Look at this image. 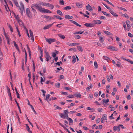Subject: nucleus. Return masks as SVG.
I'll return each instance as SVG.
<instances>
[{
  "label": "nucleus",
  "mask_w": 133,
  "mask_h": 133,
  "mask_svg": "<svg viewBox=\"0 0 133 133\" xmlns=\"http://www.w3.org/2000/svg\"><path fill=\"white\" fill-rule=\"evenodd\" d=\"M60 84L59 83H55V86L57 88H59L60 87Z\"/></svg>",
  "instance_id": "obj_32"
},
{
  "label": "nucleus",
  "mask_w": 133,
  "mask_h": 133,
  "mask_svg": "<svg viewBox=\"0 0 133 133\" xmlns=\"http://www.w3.org/2000/svg\"><path fill=\"white\" fill-rule=\"evenodd\" d=\"M47 4H48L47 3L43 2H42L41 3H40L39 4H40V5H41L43 6H47Z\"/></svg>",
  "instance_id": "obj_25"
},
{
  "label": "nucleus",
  "mask_w": 133,
  "mask_h": 133,
  "mask_svg": "<svg viewBox=\"0 0 133 133\" xmlns=\"http://www.w3.org/2000/svg\"><path fill=\"white\" fill-rule=\"evenodd\" d=\"M99 41L102 43H103V42L104 40L103 38L101 36H99Z\"/></svg>",
  "instance_id": "obj_24"
},
{
  "label": "nucleus",
  "mask_w": 133,
  "mask_h": 133,
  "mask_svg": "<svg viewBox=\"0 0 133 133\" xmlns=\"http://www.w3.org/2000/svg\"><path fill=\"white\" fill-rule=\"evenodd\" d=\"M73 17L72 16H70L69 15H65V18L66 19H72Z\"/></svg>",
  "instance_id": "obj_18"
},
{
  "label": "nucleus",
  "mask_w": 133,
  "mask_h": 133,
  "mask_svg": "<svg viewBox=\"0 0 133 133\" xmlns=\"http://www.w3.org/2000/svg\"><path fill=\"white\" fill-rule=\"evenodd\" d=\"M109 101V100L108 99H107L106 100H105V104H104V106H106L107 105H106V104Z\"/></svg>",
  "instance_id": "obj_63"
},
{
  "label": "nucleus",
  "mask_w": 133,
  "mask_h": 133,
  "mask_svg": "<svg viewBox=\"0 0 133 133\" xmlns=\"http://www.w3.org/2000/svg\"><path fill=\"white\" fill-rule=\"evenodd\" d=\"M13 43L14 44V46L16 48L18 47L17 45L16 44V42L15 41H13Z\"/></svg>",
  "instance_id": "obj_57"
},
{
  "label": "nucleus",
  "mask_w": 133,
  "mask_h": 133,
  "mask_svg": "<svg viewBox=\"0 0 133 133\" xmlns=\"http://www.w3.org/2000/svg\"><path fill=\"white\" fill-rule=\"evenodd\" d=\"M102 108H99L98 109V112H102Z\"/></svg>",
  "instance_id": "obj_64"
},
{
  "label": "nucleus",
  "mask_w": 133,
  "mask_h": 133,
  "mask_svg": "<svg viewBox=\"0 0 133 133\" xmlns=\"http://www.w3.org/2000/svg\"><path fill=\"white\" fill-rule=\"evenodd\" d=\"M103 59L106 60H110L109 58L107 56H104L103 57Z\"/></svg>",
  "instance_id": "obj_29"
},
{
  "label": "nucleus",
  "mask_w": 133,
  "mask_h": 133,
  "mask_svg": "<svg viewBox=\"0 0 133 133\" xmlns=\"http://www.w3.org/2000/svg\"><path fill=\"white\" fill-rule=\"evenodd\" d=\"M78 50L80 51H82L83 50L82 47L80 46H77Z\"/></svg>",
  "instance_id": "obj_23"
},
{
  "label": "nucleus",
  "mask_w": 133,
  "mask_h": 133,
  "mask_svg": "<svg viewBox=\"0 0 133 133\" xmlns=\"http://www.w3.org/2000/svg\"><path fill=\"white\" fill-rule=\"evenodd\" d=\"M104 32L106 35H112V34L110 32H109L108 31H104Z\"/></svg>",
  "instance_id": "obj_22"
},
{
  "label": "nucleus",
  "mask_w": 133,
  "mask_h": 133,
  "mask_svg": "<svg viewBox=\"0 0 133 133\" xmlns=\"http://www.w3.org/2000/svg\"><path fill=\"white\" fill-rule=\"evenodd\" d=\"M46 41L49 44H50L52 42L56 41V40L54 38L46 39Z\"/></svg>",
  "instance_id": "obj_4"
},
{
  "label": "nucleus",
  "mask_w": 133,
  "mask_h": 133,
  "mask_svg": "<svg viewBox=\"0 0 133 133\" xmlns=\"http://www.w3.org/2000/svg\"><path fill=\"white\" fill-rule=\"evenodd\" d=\"M26 118H27V120L28 121V122H29V124L31 125L32 127H33V125L31 123V122L29 121V119H28V117H27V116H26Z\"/></svg>",
  "instance_id": "obj_51"
},
{
  "label": "nucleus",
  "mask_w": 133,
  "mask_h": 133,
  "mask_svg": "<svg viewBox=\"0 0 133 133\" xmlns=\"http://www.w3.org/2000/svg\"><path fill=\"white\" fill-rule=\"evenodd\" d=\"M54 23H53L48 25L45 26L43 28V29L44 30L47 29L51 27L53 25V24Z\"/></svg>",
  "instance_id": "obj_12"
},
{
  "label": "nucleus",
  "mask_w": 133,
  "mask_h": 133,
  "mask_svg": "<svg viewBox=\"0 0 133 133\" xmlns=\"http://www.w3.org/2000/svg\"><path fill=\"white\" fill-rule=\"evenodd\" d=\"M45 80V79L44 78V80L43 79V78H42V77H41V83L43 84V83H42V82H43Z\"/></svg>",
  "instance_id": "obj_58"
},
{
  "label": "nucleus",
  "mask_w": 133,
  "mask_h": 133,
  "mask_svg": "<svg viewBox=\"0 0 133 133\" xmlns=\"http://www.w3.org/2000/svg\"><path fill=\"white\" fill-rule=\"evenodd\" d=\"M80 43H70L69 44H67L70 46H75V45H79L80 44Z\"/></svg>",
  "instance_id": "obj_16"
},
{
  "label": "nucleus",
  "mask_w": 133,
  "mask_h": 133,
  "mask_svg": "<svg viewBox=\"0 0 133 133\" xmlns=\"http://www.w3.org/2000/svg\"><path fill=\"white\" fill-rule=\"evenodd\" d=\"M14 17H15V18L16 19V20L17 21L18 20H19L20 19L19 16L18 15H15Z\"/></svg>",
  "instance_id": "obj_39"
},
{
  "label": "nucleus",
  "mask_w": 133,
  "mask_h": 133,
  "mask_svg": "<svg viewBox=\"0 0 133 133\" xmlns=\"http://www.w3.org/2000/svg\"><path fill=\"white\" fill-rule=\"evenodd\" d=\"M20 4L21 5V7L20 8H24V5L22 2H20Z\"/></svg>",
  "instance_id": "obj_49"
},
{
  "label": "nucleus",
  "mask_w": 133,
  "mask_h": 133,
  "mask_svg": "<svg viewBox=\"0 0 133 133\" xmlns=\"http://www.w3.org/2000/svg\"><path fill=\"white\" fill-rule=\"evenodd\" d=\"M94 65L96 68H97L98 67V65L97 62H94Z\"/></svg>",
  "instance_id": "obj_46"
},
{
  "label": "nucleus",
  "mask_w": 133,
  "mask_h": 133,
  "mask_svg": "<svg viewBox=\"0 0 133 133\" xmlns=\"http://www.w3.org/2000/svg\"><path fill=\"white\" fill-rule=\"evenodd\" d=\"M65 114H63V113H60L59 114V115L60 117L62 118H65V116H64Z\"/></svg>",
  "instance_id": "obj_28"
},
{
  "label": "nucleus",
  "mask_w": 133,
  "mask_h": 133,
  "mask_svg": "<svg viewBox=\"0 0 133 133\" xmlns=\"http://www.w3.org/2000/svg\"><path fill=\"white\" fill-rule=\"evenodd\" d=\"M128 35L129 37H133V35L130 33H128Z\"/></svg>",
  "instance_id": "obj_62"
},
{
  "label": "nucleus",
  "mask_w": 133,
  "mask_h": 133,
  "mask_svg": "<svg viewBox=\"0 0 133 133\" xmlns=\"http://www.w3.org/2000/svg\"><path fill=\"white\" fill-rule=\"evenodd\" d=\"M58 35L60 38L64 39L65 38V37L64 36L61 34H59Z\"/></svg>",
  "instance_id": "obj_33"
},
{
  "label": "nucleus",
  "mask_w": 133,
  "mask_h": 133,
  "mask_svg": "<svg viewBox=\"0 0 133 133\" xmlns=\"http://www.w3.org/2000/svg\"><path fill=\"white\" fill-rule=\"evenodd\" d=\"M26 14L27 16L29 18L32 17V15L31 14V12L30 9L27 8L26 9Z\"/></svg>",
  "instance_id": "obj_5"
},
{
  "label": "nucleus",
  "mask_w": 133,
  "mask_h": 133,
  "mask_svg": "<svg viewBox=\"0 0 133 133\" xmlns=\"http://www.w3.org/2000/svg\"><path fill=\"white\" fill-rule=\"evenodd\" d=\"M59 124L61 126H62V127H63L64 129L65 130L66 128V127H65L63 125H62V124L61 123H59Z\"/></svg>",
  "instance_id": "obj_60"
},
{
  "label": "nucleus",
  "mask_w": 133,
  "mask_h": 133,
  "mask_svg": "<svg viewBox=\"0 0 133 133\" xmlns=\"http://www.w3.org/2000/svg\"><path fill=\"white\" fill-rule=\"evenodd\" d=\"M67 119L69 121V125H71V123L73 122V120L70 118H67Z\"/></svg>",
  "instance_id": "obj_19"
},
{
  "label": "nucleus",
  "mask_w": 133,
  "mask_h": 133,
  "mask_svg": "<svg viewBox=\"0 0 133 133\" xmlns=\"http://www.w3.org/2000/svg\"><path fill=\"white\" fill-rule=\"evenodd\" d=\"M104 1H105L106 2H107V3H108V4L112 5H113L111 3H110V2H109V1H108V0H103Z\"/></svg>",
  "instance_id": "obj_50"
},
{
  "label": "nucleus",
  "mask_w": 133,
  "mask_h": 133,
  "mask_svg": "<svg viewBox=\"0 0 133 133\" xmlns=\"http://www.w3.org/2000/svg\"><path fill=\"white\" fill-rule=\"evenodd\" d=\"M27 49L28 50V52H29V56H31V54H30L31 51H30V50L28 45H27Z\"/></svg>",
  "instance_id": "obj_43"
},
{
  "label": "nucleus",
  "mask_w": 133,
  "mask_h": 133,
  "mask_svg": "<svg viewBox=\"0 0 133 133\" xmlns=\"http://www.w3.org/2000/svg\"><path fill=\"white\" fill-rule=\"evenodd\" d=\"M71 7L69 6H67L66 7H65L64 8V10H70L71 9Z\"/></svg>",
  "instance_id": "obj_37"
},
{
  "label": "nucleus",
  "mask_w": 133,
  "mask_h": 133,
  "mask_svg": "<svg viewBox=\"0 0 133 133\" xmlns=\"http://www.w3.org/2000/svg\"><path fill=\"white\" fill-rule=\"evenodd\" d=\"M57 14L61 16L63 15V13L60 10H58L57 11Z\"/></svg>",
  "instance_id": "obj_31"
},
{
  "label": "nucleus",
  "mask_w": 133,
  "mask_h": 133,
  "mask_svg": "<svg viewBox=\"0 0 133 133\" xmlns=\"http://www.w3.org/2000/svg\"><path fill=\"white\" fill-rule=\"evenodd\" d=\"M84 25L87 27H92L94 26L93 24L91 23H86L84 24Z\"/></svg>",
  "instance_id": "obj_15"
},
{
  "label": "nucleus",
  "mask_w": 133,
  "mask_h": 133,
  "mask_svg": "<svg viewBox=\"0 0 133 133\" xmlns=\"http://www.w3.org/2000/svg\"><path fill=\"white\" fill-rule=\"evenodd\" d=\"M25 125L26 127V129L28 131L30 130V128L28 126V124H26Z\"/></svg>",
  "instance_id": "obj_45"
},
{
  "label": "nucleus",
  "mask_w": 133,
  "mask_h": 133,
  "mask_svg": "<svg viewBox=\"0 0 133 133\" xmlns=\"http://www.w3.org/2000/svg\"><path fill=\"white\" fill-rule=\"evenodd\" d=\"M126 23L127 25L128 28L127 30L129 31V29L130 27V22L128 20L126 21Z\"/></svg>",
  "instance_id": "obj_10"
},
{
  "label": "nucleus",
  "mask_w": 133,
  "mask_h": 133,
  "mask_svg": "<svg viewBox=\"0 0 133 133\" xmlns=\"http://www.w3.org/2000/svg\"><path fill=\"white\" fill-rule=\"evenodd\" d=\"M41 91L43 93V96L44 97L45 96V94L46 93V91L44 90H41Z\"/></svg>",
  "instance_id": "obj_54"
},
{
  "label": "nucleus",
  "mask_w": 133,
  "mask_h": 133,
  "mask_svg": "<svg viewBox=\"0 0 133 133\" xmlns=\"http://www.w3.org/2000/svg\"><path fill=\"white\" fill-rule=\"evenodd\" d=\"M76 4L77 7L79 8H81L83 7L82 4H81L80 3H76Z\"/></svg>",
  "instance_id": "obj_14"
},
{
  "label": "nucleus",
  "mask_w": 133,
  "mask_h": 133,
  "mask_svg": "<svg viewBox=\"0 0 133 133\" xmlns=\"http://www.w3.org/2000/svg\"><path fill=\"white\" fill-rule=\"evenodd\" d=\"M102 12L103 14L104 15L106 16L107 17L110 16V14H107L106 12L102 11Z\"/></svg>",
  "instance_id": "obj_27"
},
{
  "label": "nucleus",
  "mask_w": 133,
  "mask_h": 133,
  "mask_svg": "<svg viewBox=\"0 0 133 133\" xmlns=\"http://www.w3.org/2000/svg\"><path fill=\"white\" fill-rule=\"evenodd\" d=\"M123 15V16H124V17H125L126 18H129V16L127 14H125Z\"/></svg>",
  "instance_id": "obj_56"
},
{
  "label": "nucleus",
  "mask_w": 133,
  "mask_h": 133,
  "mask_svg": "<svg viewBox=\"0 0 133 133\" xmlns=\"http://www.w3.org/2000/svg\"><path fill=\"white\" fill-rule=\"evenodd\" d=\"M57 99L56 97H51L49 99V101H50L51 100H55Z\"/></svg>",
  "instance_id": "obj_53"
},
{
  "label": "nucleus",
  "mask_w": 133,
  "mask_h": 133,
  "mask_svg": "<svg viewBox=\"0 0 133 133\" xmlns=\"http://www.w3.org/2000/svg\"><path fill=\"white\" fill-rule=\"evenodd\" d=\"M109 12L112 15L114 16L115 17H118V15L116 13L114 12L111 9H110V10Z\"/></svg>",
  "instance_id": "obj_13"
},
{
  "label": "nucleus",
  "mask_w": 133,
  "mask_h": 133,
  "mask_svg": "<svg viewBox=\"0 0 133 133\" xmlns=\"http://www.w3.org/2000/svg\"><path fill=\"white\" fill-rule=\"evenodd\" d=\"M9 27L10 28V30L11 31V32H13V28L11 26L10 24H9L8 25Z\"/></svg>",
  "instance_id": "obj_42"
},
{
  "label": "nucleus",
  "mask_w": 133,
  "mask_h": 133,
  "mask_svg": "<svg viewBox=\"0 0 133 133\" xmlns=\"http://www.w3.org/2000/svg\"><path fill=\"white\" fill-rule=\"evenodd\" d=\"M93 22L95 24H101L102 23V21L100 20H95L93 21Z\"/></svg>",
  "instance_id": "obj_11"
},
{
  "label": "nucleus",
  "mask_w": 133,
  "mask_h": 133,
  "mask_svg": "<svg viewBox=\"0 0 133 133\" xmlns=\"http://www.w3.org/2000/svg\"><path fill=\"white\" fill-rule=\"evenodd\" d=\"M99 19H106V17L104 16H101L100 17Z\"/></svg>",
  "instance_id": "obj_61"
},
{
  "label": "nucleus",
  "mask_w": 133,
  "mask_h": 133,
  "mask_svg": "<svg viewBox=\"0 0 133 133\" xmlns=\"http://www.w3.org/2000/svg\"><path fill=\"white\" fill-rule=\"evenodd\" d=\"M67 97L69 98H71L74 97V96L72 95H69L67 96Z\"/></svg>",
  "instance_id": "obj_52"
},
{
  "label": "nucleus",
  "mask_w": 133,
  "mask_h": 133,
  "mask_svg": "<svg viewBox=\"0 0 133 133\" xmlns=\"http://www.w3.org/2000/svg\"><path fill=\"white\" fill-rule=\"evenodd\" d=\"M74 37L77 39H78L81 38V37L78 35H75L74 36Z\"/></svg>",
  "instance_id": "obj_41"
},
{
  "label": "nucleus",
  "mask_w": 133,
  "mask_h": 133,
  "mask_svg": "<svg viewBox=\"0 0 133 133\" xmlns=\"http://www.w3.org/2000/svg\"><path fill=\"white\" fill-rule=\"evenodd\" d=\"M86 9L90 11H92L93 9L90 5L88 4V5L86 6Z\"/></svg>",
  "instance_id": "obj_8"
},
{
  "label": "nucleus",
  "mask_w": 133,
  "mask_h": 133,
  "mask_svg": "<svg viewBox=\"0 0 133 133\" xmlns=\"http://www.w3.org/2000/svg\"><path fill=\"white\" fill-rule=\"evenodd\" d=\"M17 21L18 23L21 22V23H19V24L22 25L23 26H24V23L22 22V21L21 20H20V19L17 20Z\"/></svg>",
  "instance_id": "obj_34"
},
{
  "label": "nucleus",
  "mask_w": 133,
  "mask_h": 133,
  "mask_svg": "<svg viewBox=\"0 0 133 133\" xmlns=\"http://www.w3.org/2000/svg\"><path fill=\"white\" fill-rule=\"evenodd\" d=\"M16 95L17 96V97L18 98H20V96L19 95V94L18 93L17 91V90H16Z\"/></svg>",
  "instance_id": "obj_55"
},
{
  "label": "nucleus",
  "mask_w": 133,
  "mask_h": 133,
  "mask_svg": "<svg viewBox=\"0 0 133 133\" xmlns=\"http://www.w3.org/2000/svg\"><path fill=\"white\" fill-rule=\"evenodd\" d=\"M72 62L73 63H74L76 61V59L75 57L74 56H73L72 57Z\"/></svg>",
  "instance_id": "obj_30"
},
{
  "label": "nucleus",
  "mask_w": 133,
  "mask_h": 133,
  "mask_svg": "<svg viewBox=\"0 0 133 133\" xmlns=\"http://www.w3.org/2000/svg\"><path fill=\"white\" fill-rule=\"evenodd\" d=\"M20 12L22 15H23V11H24V8H19Z\"/></svg>",
  "instance_id": "obj_26"
},
{
  "label": "nucleus",
  "mask_w": 133,
  "mask_h": 133,
  "mask_svg": "<svg viewBox=\"0 0 133 133\" xmlns=\"http://www.w3.org/2000/svg\"><path fill=\"white\" fill-rule=\"evenodd\" d=\"M29 33L31 37L34 36L33 32L31 30H29Z\"/></svg>",
  "instance_id": "obj_44"
},
{
  "label": "nucleus",
  "mask_w": 133,
  "mask_h": 133,
  "mask_svg": "<svg viewBox=\"0 0 133 133\" xmlns=\"http://www.w3.org/2000/svg\"><path fill=\"white\" fill-rule=\"evenodd\" d=\"M74 96L76 97L81 98V95L80 94H74Z\"/></svg>",
  "instance_id": "obj_35"
},
{
  "label": "nucleus",
  "mask_w": 133,
  "mask_h": 133,
  "mask_svg": "<svg viewBox=\"0 0 133 133\" xmlns=\"http://www.w3.org/2000/svg\"><path fill=\"white\" fill-rule=\"evenodd\" d=\"M8 95L9 96L10 98L11 99V101L12 99V97L11 96L10 91L8 92Z\"/></svg>",
  "instance_id": "obj_40"
},
{
  "label": "nucleus",
  "mask_w": 133,
  "mask_h": 133,
  "mask_svg": "<svg viewBox=\"0 0 133 133\" xmlns=\"http://www.w3.org/2000/svg\"><path fill=\"white\" fill-rule=\"evenodd\" d=\"M69 21L71 22L72 23H73L74 24H75V25H76L77 26H78L79 27H81V25H79V24H78V23H77V22H76L71 20H70Z\"/></svg>",
  "instance_id": "obj_9"
},
{
  "label": "nucleus",
  "mask_w": 133,
  "mask_h": 133,
  "mask_svg": "<svg viewBox=\"0 0 133 133\" xmlns=\"http://www.w3.org/2000/svg\"><path fill=\"white\" fill-rule=\"evenodd\" d=\"M40 12L42 13H51V11H50L47 9H45L44 8H42L41 6Z\"/></svg>",
  "instance_id": "obj_2"
},
{
  "label": "nucleus",
  "mask_w": 133,
  "mask_h": 133,
  "mask_svg": "<svg viewBox=\"0 0 133 133\" xmlns=\"http://www.w3.org/2000/svg\"><path fill=\"white\" fill-rule=\"evenodd\" d=\"M107 48L111 51H116L118 50L117 48H116L115 47L112 46H109L107 47Z\"/></svg>",
  "instance_id": "obj_3"
},
{
  "label": "nucleus",
  "mask_w": 133,
  "mask_h": 133,
  "mask_svg": "<svg viewBox=\"0 0 133 133\" xmlns=\"http://www.w3.org/2000/svg\"><path fill=\"white\" fill-rule=\"evenodd\" d=\"M102 4H103L105 6V7L108 9L110 10V8L107 5H106L105 4L103 3H102Z\"/></svg>",
  "instance_id": "obj_47"
},
{
  "label": "nucleus",
  "mask_w": 133,
  "mask_h": 133,
  "mask_svg": "<svg viewBox=\"0 0 133 133\" xmlns=\"http://www.w3.org/2000/svg\"><path fill=\"white\" fill-rule=\"evenodd\" d=\"M44 53L45 54V57L46 59V61H49V59H50L51 58V57L50 58V56L48 52L46 51H44Z\"/></svg>",
  "instance_id": "obj_6"
},
{
  "label": "nucleus",
  "mask_w": 133,
  "mask_h": 133,
  "mask_svg": "<svg viewBox=\"0 0 133 133\" xmlns=\"http://www.w3.org/2000/svg\"><path fill=\"white\" fill-rule=\"evenodd\" d=\"M54 16L57 18L58 19L60 20H62L63 19V18L61 17L60 16L58 15H54Z\"/></svg>",
  "instance_id": "obj_36"
},
{
  "label": "nucleus",
  "mask_w": 133,
  "mask_h": 133,
  "mask_svg": "<svg viewBox=\"0 0 133 133\" xmlns=\"http://www.w3.org/2000/svg\"><path fill=\"white\" fill-rule=\"evenodd\" d=\"M123 24L124 30H127V29H126V26L125 24V23H123Z\"/></svg>",
  "instance_id": "obj_48"
},
{
  "label": "nucleus",
  "mask_w": 133,
  "mask_h": 133,
  "mask_svg": "<svg viewBox=\"0 0 133 133\" xmlns=\"http://www.w3.org/2000/svg\"><path fill=\"white\" fill-rule=\"evenodd\" d=\"M41 6L39 5V4H32L31 6V8L32 10L33 11V10H35L34 8L35 7L36 8V9H37L39 11H40Z\"/></svg>",
  "instance_id": "obj_1"
},
{
  "label": "nucleus",
  "mask_w": 133,
  "mask_h": 133,
  "mask_svg": "<svg viewBox=\"0 0 133 133\" xmlns=\"http://www.w3.org/2000/svg\"><path fill=\"white\" fill-rule=\"evenodd\" d=\"M50 95L49 94H48L46 96V97L45 100L47 102H49V98L50 97Z\"/></svg>",
  "instance_id": "obj_20"
},
{
  "label": "nucleus",
  "mask_w": 133,
  "mask_h": 133,
  "mask_svg": "<svg viewBox=\"0 0 133 133\" xmlns=\"http://www.w3.org/2000/svg\"><path fill=\"white\" fill-rule=\"evenodd\" d=\"M14 3H15V4L16 6H17V7H18L19 6V4H18L17 2V1H16Z\"/></svg>",
  "instance_id": "obj_59"
},
{
  "label": "nucleus",
  "mask_w": 133,
  "mask_h": 133,
  "mask_svg": "<svg viewBox=\"0 0 133 133\" xmlns=\"http://www.w3.org/2000/svg\"><path fill=\"white\" fill-rule=\"evenodd\" d=\"M83 31L82 30H81L79 31H76L75 33H74V35H77L78 34H82L83 33Z\"/></svg>",
  "instance_id": "obj_21"
},
{
  "label": "nucleus",
  "mask_w": 133,
  "mask_h": 133,
  "mask_svg": "<svg viewBox=\"0 0 133 133\" xmlns=\"http://www.w3.org/2000/svg\"><path fill=\"white\" fill-rule=\"evenodd\" d=\"M5 37L7 40V42L8 44V45H10V40L8 36L6 35H5Z\"/></svg>",
  "instance_id": "obj_17"
},
{
  "label": "nucleus",
  "mask_w": 133,
  "mask_h": 133,
  "mask_svg": "<svg viewBox=\"0 0 133 133\" xmlns=\"http://www.w3.org/2000/svg\"><path fill=\"white\" fill-rule=\"evenodd\" d=\"M107 119V115L106 114H104L101 118V122L103 123V121Z\"/></svg>",
  "instance_id": "obj_7"
},
{
  "label": "nucleus",
  "mask_w": 133,
  "mask_h": 133,
  "mask_svg": "<svg viewBox=\"0 0 133 133\" xmlns=\"http://www.w3.org/2000/svg\"><path fill=\"white\" fill-rule=\"evenodd\" d=\"M59 4L62 5H64V4L63 0H60L59 1Z\"/></svg>",
  "instance_id": "obj_38"
}]
</instances>
